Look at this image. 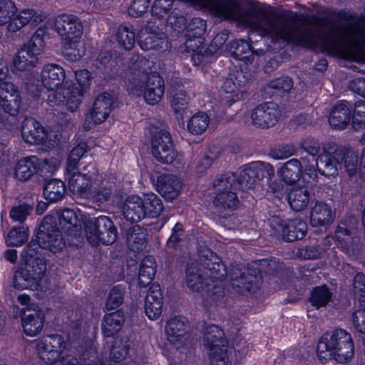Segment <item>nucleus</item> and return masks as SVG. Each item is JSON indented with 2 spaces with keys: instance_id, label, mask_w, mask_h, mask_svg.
Instances as JSON below:
<instances>
[{
  "instance_id": "f257e3e1",
  "label": "nucleus",
  "mask_w": 365,
  "mask_h": 365,
  "mask_svg": "<svg viewBox=\"0 0 365 365\" xmlns=\"http://www.w3.org/2000/svg\"><path fill=\"white\" fill-rule=\"evenodd\" d=\"M339 17L351 21L345 36L336 29L319 34L312 27H302L295 14L279 13L270 6L256 9L247 23L262 36L304 46L321 43L327 50L340 53L348 58L365 61V19H355L354 14L345 11L340 12Z\"/></svg>"
},
{
  "instance_id": "f03ea898",
  "label": "nucleus",
  "mask_w": 365,
  "mask_h": 365,
  "mask_svg": "<svg viewBox=\"0 0 365 365\" xmlns=\"http://www.w3.org/2000/svg\"><path fill=\"white\" fill-rule=\"evenodd\" d=\"M133 73L129 81L128 91L137 96L143 93L145 102L150 105L158 103L165 93L163 78L156 73H150V62L143 56L133 54L128 65Z\"/></svg>"
},
{
  "instance_id": "7ed1b4c3",
  "label": "nucleus",
  "mask_w": 365,
  "mask_h": 365,
  "mask_svg": "<svg viewBox=\"0 0 365 365\" xmlns=\"http://www.w3.org/2000/svg\"><path fill=\"white\" fill-rule=\"evenodd\" d=\"M54 27L61 36L68 60L76 61L82 53L78 48L83 34V25L80 19L72 14H63L56 17Z\"/></svg>"
},
{
  "instance_id": "20e7f679",
  "label": "nucleus",
  "mask_w": 365,
  "mask_h": 365,
  "mask_svg": "<svg viewBox=\"0 0 365 365\" xmlns=\"http://www.w3.org/2000/svg\"><path fill=\"white\" fill-rule=\"evenodd\" d=\"M16 10L12 1L0 0V26L8 24L9 32H16L29 23L36 26L47 17L45 13L38 14L32 9H24L15 15Z\"/></svg>"
},
{
  "instance_id": "39448f33",
  "label": "nucleus",
  "mask_w": 365,
  "mask_h": 365,
  "mask_svg": "<svg viewBox=\"0 0 365 365\" xmlns=\"http://www.w3.org/2000/svg\"><path fill=\"white\" fill-rule=\"evenodd\" d=\"M281 115L282 110L278 104L267 102L245 112L241 117V121L248 126L265 129L274 125Z\"/></svg>"
},
{
  "instance_id": "423d86ee",
  "label": "nucleus",
  "mask_w": 365,
  "mask_h": 365,
  "mask_svg": "<svg viewBox=\"0 0 365 365\" xmlns=\"http://www.w3.org/2000/svg\"><path fill=\"white\" fill-rule=\"evenodd\" d=\"M85 232L88 242L93 245L99 242L111 245L115 242L118 235L113 222L106 216H99L87 220Z\"/></svg>"
},
{
  "instance_id": "0eeeda50",
  "label": "nucleus",
  "mask_w": 365,
  "mask_h": 365,
  "mask_svg": "<svg viewBox=\"0 0 365 365\" xmlns=\"http://www.w3.org/2000/svg\"><path fill=\"white\" fill-rule=\"evenodd\" d=\"M202 342L211 359L225 362L228 341L222 329L215 324L205 327L202 333Z\"/></svg>"
},
{
  "instance_id": "6e6552de",
  "label": "nucleus",
  "mask_w": 365,
  "mask_h": 365,
  "mask_svg": "<svg viewBox=\"0 0 365 365\" xmlns=\"http://www.w3.org/2000/svg\"><path fill=\"white\" fill-rule=\"evenodd\" d=\"M46 271L43 259H30L25 262L14 274V286L16 289H35L42 279Z\"/></svg>"
},
{
  "instance_id": "1a4fd4ad",
  "label": "nucleus",
  "mask_w": 365,
  "mask_h": 365,
  "mask_svg": "<svg viewBox=\"0 0 365 365\" xmlns=\"http://www.w3.org/2000/svg\"><path fill=\"white\" fill-rule=\"evenodd\" d=\"M36 240L40 247L56 253L65 246L61 232L56 227L55 217L46 216L39 226Z\"/></svg>"
},
{
  "instance_id": "9d476101",
  "label": "nucleus",
  "mask_w": 365,
  "mask_h": 365,
  "mask_svg": "<svg viewBox=\"0 0 365 365\" xmlns=\"http://www.w3.org/2000/svg\"><path fill=\"white\" fill-rule=\"evenodd\" d=\"M353 341L351 334L342 329L327 331L319 339L317 351V356L322 364L331 361L332 352L339 346Z\"/></svg>"
},
{
  "instance_id": "9b49d317",
  "label": "nucleus",
  "mask_w": 365,
  "mask_h": 365,
  "mask_svg": "<svg viewBox=\"0 0 365 365\" xmlns=\"http://www.w3.org/2000/svg\"><path fill=\"white\" fill-rule=\"evenodd\" d=\"M232 286L238 293L255 292L262 283V274L255 265L246 268L234 267L230 273Z\"/></svg>"
},
{
  "instance_id": "f8f14e48",
  "label": "nucleus",
  "mask_w": 365,
  "mask_h": 365,
  "mask_svg": "<svg viewBox=\"0 0 365 365\" xmlns=\"http://www.w3.org/2000/svg\"><path fill=\"white\" fill-rule=\"evenodd\" d=\"M43 48V40L38 34H34L30 41L24 43L13 58V64L19 71H26L34 67L38 56Z\"/></svg>"
},
{
  "instance_id": "ddd939ff",
  "label": "nucleus",
  "mask_w": 365,
  "mask_h": 365,
  "mask_svg": "<svg viewBox=\"0 0 365 365\" xmlns=\"http://www.w3.org/2000/svg\"><path fill=\"white\" fill-rule=\"evenodd\" d=\"M66 343L60 335H48L37 344V350L40 359L46 365H53L61 360L64 361L63 351Z\"/></svg>"
},
{
  "instance_id": "4468645a",
  "label": "nucleus",
  "mask_w": 365,
  "mask_h": 365,
  "mask_svg": "<svg viewBox=\"0 0 365 365\" xmlns=\"http://www.w3.org/2000/svg\"><path fill=\"white\" fill-rule=\"evenodd\" d=\"M151 153L160 163L171 164L178 157L170 134L166 130L154 133L151 140Z\"/></svg>"
},
{
  "instance_id": "2eb2a0df",
  "label": "nucleus",
  "mask_w": 365,
  "mask_h": 365,
  "mask_svg": "<svg viewBox=\"0 0 365 365\" xmlns=\"http://www.w3.org/2000/svg\"><path fill=\"white\" fill-rule=\"evenodd\" d=\"M339 145L329 141L322 144V152L316 158V166L319 173L326 177L338 175L339 163Z\"/></svg>"
},
{
  "instance_id": "dca6fc26",
  "label": "nucleus",
  "mask_w": 365,
  "mask_h": 365,
  "mask_svg": "<svg viewBox=\"0 0 365 365\" xmlns=\"http://www.w3.org/2000/svg\"><path fill=\"white\" fill-rule=\"evenodd\" d=\"M200 8H206L211 13L225 19H237L242 17L241 7L234 0H190Z\"/></svg>"
},
{
  "instance_id": "f3484780",
  "label": "nucleus",
  "mask_w": 365,
  "mask_h": 365,
  "mask_svg": "<svg viewBox=\"0 0 365 365\" xmlns=\"http://www.w3.org/2000/svg\"><path fill=\"white\" fill-rule=\"evenodd\" d=\"M81 98L82 89L73 86H64L59 91L48 90L47 94V101L51 106L66 105L71 112L78 109Z\"/></svg>"
},
{
  "instance_id": "a211bd4d",
  "label": "nucleus",
  "mask_w": 365,
  "mask_h": 365,
  "mask_svg": "<svg viewBox=\"0 0 365 365\" xmlns=\"http://www.w3.org/2000/svg\"><path fill=\"white\" fill-rule=\"evenodd\" d=\"M199 262L209 282L221 280L225 277L227 272L221 259L208 247L200 248Z\"/></svg>"
},
{
  "instance_id": "6ab92c4d",
  "label": "nucleus",
  "mask_w": 365,
  "mask_h": 365,
  "mask_svg": "<svg viewBox=\"0 0 365 365\" xmlns=\"http://www.w3.org/2000/svg\"><path fill=\"white\" fill-rule=\"evenodd\" d=\"M112 96L107 93L99 95L95 100L89 116L86 117L83 127L91 129L95 125L104 122L113 110Z\"/></svg>"
},
{
  "instance_id": "aec40b11",
  "label": "nucleus",
  "mask_w": 365,
  "mask_h": 365,
  "mask_svg": "<svg viewBox=\"0 0 365 365\" xmlns=\"http://www.w3.org/2000/svg\"><path fill=\"white\" fill-rule=\"evenodd\" d=\"M271 226L277 232L281 233L283 240L287 242L302 239L307 230L306 222L298 218L287 223L278 217H274L271 221Z\"/></svg>"
},
{
  "instance_id": "412c9836",
  "label": "nucleus",
  "mask_w": 365,
  "mask_h": 365,
  "mask_svg": "<svg viewBox=\"0 0 365 365\" xmlns=\"http://www.w3.org/2000/svg\"><path fill=\"white\" fill-rule=\"evenodd\" d=\"M21 98L17 87L10 82L0 83V106L11 115L18 114Z\"/></svg>"
},
{
  "instance_id": "4be33fe9",
  "label": "nucleus",
  "mask_w": 365,
  "mask_h": 365,
  "mask_svg": "<svg viewBox=\"0 0 365 365\" xmlns=\"http://www.w3.org/2000/svg\"><path fill=\"white\" fill-rule=\"evenodd\" d=\"M21 321L24 333L29 336H36L43 327V312L37 305L31 304L24 310Z\"/></svg>"
},
{
  "instance_id": "5701e85b",
  "label": "nucleus",
  "mask_w": 365,
  "mask_h": 365,
  "mask_svg": "<svg viewBox=\"0 0 365 365\" xmlns=\"http://www.w3.org/2000/svg\"><path fill=\"white\" fill-rule=\"evenodd\" d=\"M184 280L192 292H202L210 284L205 272L195 262H191L187 265Z\"/></svg>"
},
{
  "instance_id": "b1692460",
  "label": "nucleus",
  "mask_w": 365,
  "mask_h": 365,
  "mask_svg": "<svg viewBox=\"0 0 365 365\" xmlns=\"http://www.w3.org/2000/svg\"><path fill=\"white\" fill-rule=\"evenodd\" d=\"M182 187V180L175 175L163 174L158 178L157 190L168 201L177 198Z\"/></svg>"
},
{
  "instance_id": "393cba45",
  "label": "nucleus",
  "mask_w": 365,
  "mask_h": 365,
  "mask_svg": "<svg viewBox=\"0 0 365 365\" xmlns=\"http://www.w3.org/2000/svg\"><path fill=\"white\" fill-rule=\"evenodd\" d=\"M21 135L27 143L40 144L44 143L48 137V133L35 119L26 118L21 123Z\"/></svg>"
},
{
  "instance_id": "a878e982",
  "label": "nucleus",
  "mask_w": 365,
  "mask_h": 365,
  "mask_svg": "<svg viewBox=\"0 0 365 365\" xmlns=\"http://www.w3.org/2000/svg\"><path fill=\"white\" fill-rule=\"evenodd\" d=\"M163 295L159 284H152L145 300V312L151 320L158 319L163 311Z\"/></svg>"
},
{
  "instance_id": "bb28decb",
  "label": "nucleus",
  "mask_w": 365,
  "mask_h": 365,
  "mask_svg": "<svg viewBox=\"0 0 365 365\" xmlns=\"http://www.w3.org/2000/svg\"><path fill=\"white\" fill-rule=\"evenodd\" d=\"M142 197L138 195L128 196L122 206L125 219L130 222H137L145 217Z\"/></svg>"
},
{
  "instance_id": "cd10ccee",
  "label": "nucleus",
  "mask_w": 365,
  "mask_h": 365,
  "mask_svg": "<svg viewBox=\"0 0 365 365\" xmlns=\"http://www.w3.org/2000/svg\"><path fill=\"white\" fill-rule=\"evenodd\" d=\"M65 77L64 70L57 64L45 65L41 71V81L48 90L58 88Z\"/></svg>"
},
{
  "instance_id": "c85d7f7f",
  "label": "nucleus",
  "mask_w": 365,
  "mask_h": 365,
  "mask_svg": "<svg viewBox=\"0 0 365 365\" xmlns=\"http://www.w3.org/2000/svg\"><path fill=\"white\" fill-rule=\"evenodd\" d=\"M207 24L200 18H193L187 26L185 36L187 38L185 41L187 48L194 51L202 43L201 36L205 33Z\"/></svg>"
},
{
  "instance_id": "c756f323",
  "label": "nucleus",
  "mask_w": 365,
  "mask_h": 365,
  "mask_svg": "<svg viewBox=\"0 0 365 365\" xmlns=\"http://www.w3.org/2000/svg\"><path fill=\"white\" fill-rule=\"evenodd\" d=\"M40 165V160L36 156L24 158L16 163L14 176L19 181H26L37 173Z\"/></svg>"
},
{
  "instance_id": "7c9ffc66",
  "label": "nucleus",
  "mask_w": 365,
  "mask_h": 365,
  "mask_svg": "<svg viewBox=\"0 0 365 365\" xmlns=\"http://www.w3.org/2000/svg\"><path fill=\"white\" fill-rule=\"evenodd\" d=\"M351 111L348 103L345 101H340L333 108L329 118L330 126L336 130H343L349 124Z\"/></svg>"
},
{
  "instance_id": "2f4dec72",
  "label": "nucleus",
  "mask_w": 365,
  "mask_h": 365,
  "mask_svg": "<svg viewBox=\"0 0 365 365\" xmlns=\"http://www.w3.org/2000/svg\"><path fill=\"white\" fill-rule=\"evenodd\" d=\"M56 215L63 232L75 237L78 235L81 230V223L74 210L65 209L62 211H57Z\"/></svg>"
},
{
  "instance_id": "473e14b6",
  "label": "nucleus",
  "mask_w": 365,
  "mask_h": 365,
  "mask_svg": "<svg viewBox=\"0 0 365 365\" xmlns=\"http://www.w3.org/2000/svg\"><path fill=\"white\" fill-rule=\"evenodd\" d=\"M304 163L305 158H302V161L296 158H292L283 165L277 171V174L286 183L291 184L295 182L301 178L302 164Z\"/></svg>"
},
{
  "instance_id": "72a5a7b5",
  "label": "nucleus",
  "mask_w": 365,
  "mask_h": 365,
  "mask_svg": "<svg viewBox=\"0 0 365 365\" xmlns=\"http://www.w3.org/2000/svg\"><path fill=\"white\" fill-rule=\"evenodd\" d=\"M66 175L68 188L73 195H87L93 183L91 180L81 173L76 172V170L74 171L66 170Z\"/></svg>"
},
{
  "instance_id": "f704fd0d",
  "label": "nucleus",
  "mask_w": 365,
  "mask_h": 365,
  "mask_svg": "<svg viewBox=\"0 0 365 365\" xmlns=\"http://www.w3.org/2000/svg\"><path fill=\"white\" fill-rule=\"evenodd\" d=\"M339 155L340 167L344 169L349 177L359 175V156L354 150L339 146Z\"/></svg>"
},
{
  "instance_id": "c9c22d12",
  "label": "nucleus",
  "mask_w": 365,
  "mask_h": 365,
  "mask_svg": "<svg viewBox=\"0 0 365 365\" xmlns=\"http://www.w3.org/2000/svg\"><path fill=\"white\" fill-rule=\"evenodd\" d=\"M187 327V322L184 318L170 319L165 326V333L168 341L172 344L180 341L185 336Z\"/></svg>"
},
{
  "instance_id": "e433bc0d",
  "label": "nucleus",
  "mask_w": 365,
  "mask_h": 365,
  "mask_svg": "<svg viewBox=\"0 0 365 365\" xmlns=\"http://www.w3.org/2000/svg\"><path fill=\"white\" fill-rule=\"evenodd\" d=\"M124 323L125 317L120 311L106 314L101 324V329L104 336H113L120 330Z\"/></svg>"
},
{
  "instance_id": "4c0bfd02",
  "label": "nucleus",
  "mask_w": 365,
  "mask_h": 365,
  "mask_svg": "<svg viewBox=\"0 0 365 365\" xmlns=\"http://www.w3.org/2000/svg\"><path fill=\"white\" fill-rule=\"evenodd\" d=\"M113 187V185L109 181L102 180L96 186L90 188L86 196L93 203L101 206L110 199Z\"/></svg>"
},
{
  "instance_id": "58836bf2",
  "label": "nucleus",
  "mask_w": 365,
  "mask_h": 365,
  "mask_svg": "<svg viewBox=\"0 0 365 365\" xmlns=\"http://www.w3.org/2000/svg\"><path fill=\"white\" fill-rule=\"evenodd\" d=\"M287 200L291 208L297 212L304 210L309 202V192L304 186H294L289 192Z\"/></svg>"
},
{
  "instance_id": "ea45409f",
  "label": "nucleus",
  "mask_w": 365,
  "mask_h": 365,
  "mask_svg": "<svg viewBox=\"0 0 365 365\" xmlns=\"http://www.w3.org/2000/svg\"><path fill=\"white\" fill-rule=\"evenodd\" d=\"M330 207L324 202H317L310 212V222L314 227L326 225L331 220Z\"/></svg>"
},
{
  "instance_id": "a19ab883",
  "label": "nucleus",
  "mask_w": 365,
  "mask_h": 365,
  "mask_svg": "<svg viewBox=\"0 0 365 365\" xmlns=\"http://www.w3.org/2000/svg\"><path fill=\"white\" fill-rule=\"evenodd\" d=\"M130 344L131 339L128 335H122L116 338L110 350V360L115 363H120L127 356Z\"/></svg>"
},
{
  "instance_id": "79ce46f5",
  "label": "nucleus",
  "mask_w": 365,
  "mask_h": 365,
  "mask_svg": "<svg viewBox=\"0 0 365 365\" xmlns=\"http://www.w3.org/2000/svg\"><path fill=\"white\" fill-rule=\"evenodd\" d=\"M230 52L236 59L251 63L254 58V53L250 44L242 39L235 40L231 42Z\"/></svg>"
},
{
  "instance_id": "37998d69",
  "label": "nucleus",
  "mask_w": 365,
  "mask_h": 365,
  "mask_svg": "<svg viewBox=\"0 0 365 365\" xmlns=\"http://www.w3.org/2000/svg\"><path fill=\"white\" fill-rule=\"evenodd\" d=\"M338 247L347 255H356L361 249V241L359 235H342L336 234Z\"/></svg>"
},
{
  "instance_id": "c03bdc74",
  "label": "nucleus",
  "mask_w": 365,
  "mask_h": 365,
  "mask_svg": "<svg viewBox=\"0 0 365 365\" xmlns=\"http://www.w3.org/2000/svg\"><path fill=\"white\" fill-rule=\"evenodd\" d=\"M155 267V262L153 256H148L143 259L138 274V283L140 287H145L151 283L156 272Z\"/></svg>"
},
{
  "instance_id": "a18cd8bd",
  "label": "nucleus",
  "mask_w": 365,
  "mask_h": 365,
  "mask_svg": "<svg viewBox=\"0 0 365 365\" xmlns=\"http://www.w3.org/2000/svg\"><path fill=\"white\" fill-rule=\"evenodd\" d=\"M238 203L239 200L235 191L215 194L213 199V205L220 214L225 210L235 209Z\"/></svg>"
},
{
  "instance_id": "49530a36",
  "label": "nucleus",
  "mask_w": 365,
  "mask_h": 365,
  "mask_svg": "<svg viewBox=\"0 0 365 365\" xmlns=\"http://www.w3.org/2000/svg\"><path fill=\"white\" fill-rule=\"evenodd\" d=\"M144 230L139 225H134L127 231V244L133 252H139L145 247L146 238Z\"/></svg>"
},
{
  "instance_id": "de8ad7c7",
  "label": "nucleus",
  "mask_w": 365,
  "mask_h": 365,
  "mask_svg": "<svg viewBox=\"0 0 365 365\" xmlns=\"http://www.w3.org/2000/svg\"><path fill=\"white\" fill-rule=\"evenodd\" d=\"M65 192V185L60 180H50L43 187L45 198L51 202H56L61 200L64 197Z\"/></svg>"
},
{
  "instance_id": "09e8293b",
  "label": "nucleus",
  "mask_w": 365,
  "mask_h": 365,
  "mask_svg": "<svg viewBox=\"0 0 365 365\" xmlns=\"http://www.w3.org/2000/svg\"><path fill=\"white\" fill-rule=\"evenodd\" d=\"M237 183V176L233 173H227L220 175L213 182L214 193L221 194L229 191H235Z\"/></svg>"
},
{
  "instance_id": "8fccbe9b",
  "label": "nucleus",
  "mask_w": 365,
  "mask_h": 365,
  "mask_svg": "<svg viewBox=\"0 0 365 365\" xmlns=\"http://www.w3.org/2000/svg\"><path fill=\"white\" fill-rule=\"evenodd\" d=\"M332 299V292L325 286H318L314 287L310 293L309 302L311 304L319 309L325 307Z\"/></svg>"
},
{
  "instance_id": "3c124183",
  "label": "nucleus",
  "mask_w": 365,
  "mask_h": 365,
  "mask_svg": "<svg viewBox=\"0 0 365 365\" xmlns=\"http://www.w3.org/2000/svg\"><path fill=\"white\" fill-rule=\"evenodd\" d=\"M187 28V19L179 10L174 9L167 19L166 30L176 36Z\"/></svg>"
},
{
  "instance_id": "603ef678",
  "label": "nucleus",
  "mask_w": 365,
  "mask_h": 365,
  "mask_svg": "<svg viewBox=\"0 0 365 365\" xmlns=\"http://www.w3.org/2000/svg\"><path fill=\"white\" fill-rule=\"evenodd\" d=\"M189 101L190 96L183 88H180L172 91L171 107L174 112L181 118L187 109Z\"/></svg>"
},
{
  "instance_id": "864d4df0",
  "label": "nucleus",
  "mask_w": 365,
  "mask_h": 365,
  "mask_svg": "<svg viewBox=\"0 0 365 365\" xmlns=\"http://www.w3.org/2000/svg\"><path fill=\"white\" fill-rule=\"evenodd\" d=\"M142 201L143 202V208L145 210V217H158L163 210L162 200L154 193L144 195Z\"/></svg>"
},
{
  "instance_id": "5fc2aeb1",
  "label": "nucleus",
  "mask_w": 365,
  "mask_h": 365,
  "mask_svg": "<svg viewBox=\"0 0 365 365\" xmlns=\"http://www.w3.org/2000/svg\"><path fill=\"white\" fill-rule=\"evenodd\" d=\"M118 43L125 50H131L135 42V35L133 27L129 24L120 25L117 31Z\"/></svg>"
},
{
  "instance_id": "6e6d98bb",
  "label": "nucleus",
  "mask_w": 365,
  "mask_h": 365,
  "mask_svg": "<svg viewBox=\"0 0 365 365\" xmlns=\"http://www.w3.org/2000/svg\"><path fill=\"white\" fill-rule=\"evenodd\" d=\"M209 123V116L203 112H198L190 118L187 127L191 133L200 135L206 130Z\"/></svg>"
},
{
  "instance_id": "4d7b16f0",
  "label": "nucleus",
  "mask_w": 365,
  "mask_h": 365,
  "mask_svg": "<svg viewBox=\"0 0 365 365\" xmlns=\"http://www.w3.org/2000/svg\"><path fill=\"white\" fill-rule=\"evenodd\" d=\"M354 355V341H351L339 346L336 350L332 352L331 356V361L334 360L336 363L347 364L350 363Z\"/></svg>"
},
{
  "instance_id": "13d9d810",
  "label": "nucleus",
  "mask_w": 365,
  "mask_h": 365,
  "mask_svg": "<svg viewBox=\"0 0 365 365\" xmlns=\"http://www.w3.org/2000/svg\"><path fill=\"white\" fill-rule=\"evenodd\" d=\"M29 229L25 225L14 227L9 232L6 243L10 246H21L28 240Z\"/></svg>"
},
{
  "instance_id": "bf43d9fd",
  "label": "nucleus",
  "mask_w": 365,
  "mask_h": 365,
  "mask_svg": "<svg viewBox=\"0 0 365 365\" xmlns=\"http://www.w3.org/2000/svg\"><path fill=\"white\" fill-rule=\"evenodd\" d=\"M88 148L85 142H81L71 150L67 158L66 170L74 171L77 168L80 159L88 151Z\"/></svg>"
},
{
  "instance_id": "052dcab7",
  "label": "nucleus",
  "mask_w": 365,
  "mask_h": 365,
  "mask_svg": "<svg viewBox=\"0 0 365 365\" xmlns=\"http://www.w3.org/2000/svg\"><path fill=\"white\" fill-rule=\"evenodd\" d=\"M257 182H259V179L253 162L240 172L237 183L244 188H251Z\"/></svg>"
},
{
  "instance_id": "680f3d73",
  "label": "nucleus",
  "mask_w": 365,
  "mask_h": 365,
  "mask_svg": "<svg viewBox=\"0 0 365 365\" xmlns=\"http://www.w3.org/2000/svg\"><path fill=\"white\" fill-rule=\"evenodd\" d=\"M163 36V34L159 36L156 34L151 33L143 39L140 40V46L144 51L161 48L163 47V44L167 43Z\"/></svg>"
},
{
  "instance_id": "e2e57ef3",
  "label": "nucleus",
  "mask_w": 365,
  "mask_h": 365,
  "mask_svg": "<svg viewBox=\"0 0 365 365\" xmlns=\"http://www.w3.org/2000/svg\"><path fill=\"white\" fill-rule=\"evenodd\" d=\"M359 222L356 218L352 215L346 217L338 225L336 234H342V235H358Z\"/></svg>"
},
{
  "instance_id": "0e129e2a",
  "label": "nucleus",
  "mask_w": 365,
  "mask_h": 365,
  "mask_svg": "<svg viewBox=\"0 0 365 365\" xmlns=\"http://www.w3.org/2000/svg\"><path fill=\"white\" fill-rule=\"evenodd\" d=\"M325 252L319 245H309L298 248L295 255L302 259H317L322 257Z\"/></svg>"
},
{
  "instance_id": "69168bd1",
  "label": "nucleus",
  "mask_w": 365,
  "mask_h": 365,
  "mask_svg": "<svg viewBox=\"0 0 365 365\" xmlns=\"http://www.w3.org/2000/svg\"><path fill=\"white\" fill-rule=\"evenodd\" d=\"M124 289L120 286L113 287L109 292L106 307L108 310L118 308L123 302Z\"/></svg>"
},
{
  "instance_id": "338daca9",
  "label": "nucleus",
  "mask_w": 365,
  "mask_h": 365,
  "mask_svg": "<svg viewBox=\"0 0 365 365\" xmlns=\"http://www.w3.org/2000/svg\"><path fill=\"white\" fill-rule=\"evenodd\" d=\"M352 291L363 307H365V275L357 272L354 277Z\"/></svg>"
},
{
  "instance_id": "774afa93",
  "label": "nucleus",
  "mask_w": 365,
  "mask_h": 365,
  "mask_svg": "<svg viewBox=\"0 0 365 365\" xmlns=\"http://www.w3.org/2000/svg\"><path fill=\"white\" fill-rule=\"evenodd\" d=\"M299 147L305 152L312 156L319 155L320 150L322 149L319 141L313 137L308 136L299 143Z\"/></svg>"
}]
</instances>
